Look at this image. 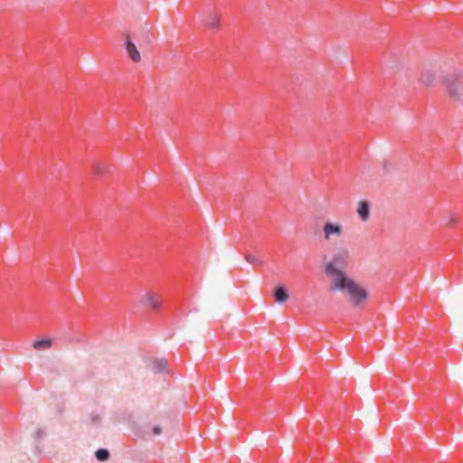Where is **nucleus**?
Returning <instances> with one entry per match:
<instances>
[{
  "label": "nucleus",
  "mask_w": 463,
  "mask_h": 463,
  "mask_svg": "<svg viewBox=\"0 0 463 463\" xmlns=\"http://www.w3.org/2000/svg\"><path fill=\"white\" fill-rule=\"evenodd\" d=\"M370 204H359L357 213L363 221H367L370 216Z\"/></svg>",
  "instance_id": "obj_11"
},
{
  "label": "nucleus",
  "mask_w": 463,
  "mask_h": 463,
  "mask_svg": "<svg viewBox=\"0 0 463 463\" xmlns=\"http://www.w3.org/2000/svg\"><path fill=\"white\" fill-rule=\"evenodd\" d=\"M145 301L149 305L153 310H158L161 307V300L159 297L154 292H148L146 294Z\"/></svg>",
  "instance_id": "obj_7"
},
{
  "label": "nucleus",
  "mask_w": 463,
  "mask_h": 463,
  "mask_svg": "<svg viewBox=\"0 0 463 463\" xmlns=\"http://www.w3.org/2000/svg\"><path fill=\"white\" fill-rule=\"evenodd\" d=\"M435 79L434 74L430 71H426L422 74L421 81L424 85L430 86Z\"/></svg>",
  "instance_id": "obj_14"
},
{
  "label": "nucleus",
  "mask_w": 463,
  "mask_h": 463,
  "mask_svg": "<svg viewBox=\"0 0 463 463\" xmlns=\"http://www.w3.org/2000/svg\"><path fill=\"white\" fill-rule=\"evenodd\" d=\"M43 435V431L42 430H38L37 432H36V437L37 438H42Z\"/></svg>",
  "instance_id": "obj_19"
},
{
  "label": "nucleus",
  "mask_w": 463,
  "mask_h": 463,
  "mask_svg": "<svg viewBox=\"0 0 463 463\" xmlns=\"http://www.w3.org/2000/svg\"><path fill=\"white\" fill-rule=\"evenodd\" d=\"M350 259V251L345 247L338 248L333 255L331 260L325 265V273L327 277L332 278V283L337 281L338 277L341 279L348 277L344 269L346 267Z\"/></svg>",
  "instance_id": "obj_1"
},
{
  "label": "nucleus",
  "mask_w": 463,
  "mask_h": 463,
  "mask_svg": "<svg viewBox=\"0 0 463 463\" xmlns=\"http://www.w3.org/2000/svg\"><path fill=\"white\" fill-rule=\"evenodd\" d=\"M383 168H384L385 170H387V169H388V163H387V162H385V163H384V165H383Z\"/></svg>",
  "instance_id": "obj_20"
},
{
  "label": "nucleus",
  "mask_w": 463,
  "mask_h": 463,
  "mask_svg": "<svg viewBox=\"0 0 463 463\" xmlns=\"http://www.w3.org/2000/svg\"><path fill=\"white\" fill-rule=\"evenodd\" d=\"M152 432L154 435H160L162 433V428L158 425H156L152 428Z\"/></svg>",
  "instance_id": "obj_18"
},
{
  "label": "nucleus",
  "mask_w": 463,
  "mask_h": 463,
  "mask_svg": "<svg viewBox=\"0 0 463 463\" xmlns=\"http://www.w3.org/2000/svg\"><path fill=\"white\" fill-rule=\"evenodd\" d=\"M448 94L454 99H459L463 96V76L461 74H450L444 78Z\"/></svg>",
  "instance_id": "obj_3"
},
{
  "label": "nucleus",
  "mask_w": 463,
  "mask_h": 463,
  "mask_svg": "<svg viewBox=\"0 0 463 463\" xmlns=\"http://www.w3.org/2000/svg\"><path fill=\"white\" fill-rule=\"evenodd\" d=\"M331 290H346L350 296L351 302L354 306L360 305L364 300L367 298V292L364 289L359 288L358 285L349 277H346L343 279L338 277L336 282L331 283Z\"/></svg>",
  "instance_id": "obj_2"
},
{
  "label": "nucleus",
  "mask_w": 463,
  "mask_h": 463,
  "mask_svg": "<svg viewBox=\"0 0 463 463\" xmlns=\"http://www.w3.org/2000/svg\"><path fill=\"white\" fill-rule=\"evenodd\" d=\"M92 171H93V175L96 177H100L106 173V170L100 164H94Z\"/></svg>",
  "instance_id": "obj_15"
},
{
  "label": "nucleus",
  "mask_w": 463,
  "mask_h": 463,
  "mask_svg": "<svg viewBox=\"0 0 463 463\" xmlns=\"http://www.w3.org/2000/svg\"><path fill=\"white\" fill-rule=\"evenodd\" d=\"M323 232L325 234V238L326 240H330L333 236L339 237L342 233V226L338 223H334L331 222H326L324 224Z\"/></svg>",
  "instance_id": "obj_4"
},
{
  "label": "nucleus",
  "mask_w": 463,
  "mask_h": 463,
  "mask_svg": "<svg viewBox=\"0 0 463 463\" xmlns=\"http://www.w3.org/2000/svg\"><path fill=\"white\" fill-rule=\"evenodd\" d=\"M125 49L129 56V58L133 61H139L141 59L140 53L136 46V44L132 42V40L127 36L125 39Z\"/></svg>",
  "instance_id": "obj_5"
},
{
  "label": "nucleus",
  "mask_w": 463,
  "mask_h": 463,
  "mask_svg": "<svg viewBox=\"0 0 463 463\" xmlns=\"http://www.w3.org/2000/svg\"><path fill=\"white\" fill-rule=\"evenodd\" d=\"M273 297L275 298L276 303H284L286 300L288 299V293L287 288L282 285H278L274 288Z\"/></svg>",
  "instance_id": "obj_6"
},
{
  "label": "nucleus",
  "mask_w": 463,
  "mask_h": 463,
  "mask_svg": "<svg viewBox=\"0 0 463 463\" xmlns=\"http://www.w3.org/2000/svg\"><path fill=\"white\" fill-rule=\"evenodd\" d=\"M95 457L99 461H106L109 458V451L107 449H99L95 452Z\"/></svg>",
  "instance_id": "obj_12"
},
{
  "label": "nucleus",
  "mask_w": 463,
  "mask_h": 463,
  "mask_svg": "<svg viewBox=\"0 0 463 463\" xmlns=\"http://www.w3.org/2000/svg\"><path fill=\"white\" fill-rule=\"evenodd\" d=\"M244 259L246 260L247 262L250 264L261 265L263 263L262 260H260L259 258L250 253L245 254Z\"/></svg>",
  "instance_id": "obj_16"
},
{
  "label": "nucleus",
  "mask_w": 463,
  "mask_h": 463,
  "mask_svg": "<svg viewBox=\"0 0 463 463\" xmlns=\"http://www.w3.org/2000/svg\"><path fill=\"white\" fill-rule=\"evenodd\" d=\"M152 369L155 373H167V362L165 359H156L153 362Z\"/></svg>",
  "instance_id": "obj_9"
},
{
  "label": "nucleus",
  "mask_w": 463,
  "mask_h": 463,
  "mask_svg": "<svg viewBox=\"0 0 463 463\" xmlns=\"http://www.w3.org/2000/svg\"><path fill=\"white\" fill-rule=\"evenodd\" d=\"M205 25L209 28H216L219 26V17L216 14H210L207 21L205 22Z\"/></svg>",
  "instance_id": "obj_13"
},
{
  "label": "nucleus",
  "mask_w": 463,
  "mask_h": 463,
  "mask_svg": "<svg viewBox=\"0 0 463 463\" xmlns=\"http://www.w3.org/2000/svg\"><path fill=\"white\" fill-rule=\"evenodd\" d=\"M358 203H369V202H368V201H366V200H360Z\"/></svg>",
  "instance_id": "obj_21"
},
{
  "label": "nucleus",
  "mask_w": 463,
  "mask_h": 463,
  "mask_svg": "<svg viewBox=\"0 0 463 463\" xmlns=\"http://www.w3.org/2000/svg\"><path fill=\"white\" fill-rule=\"evenodd\" d=\"M52 345V339L51 338L38 339L33 343V346L36 350H47L51 348Z\"/></svg>",
  "instance_id": "obj_10"
},
{
  "label": "nucleus",
  "mask_w": 463,
  "mask_h": 463,
  "mask_svg": "<svg viewBox=\"0 0 463 463\" xmlns=\"http://www.w3.org/2000/svg\"><path fill=\"white\" fill-rule=\"evenodd\" d=\"M103 422V417L100 412L93 411L89 416V424L91 428L99 429Z\"/></svg>",
  "instance_id": "obj_8"
},
{
  "label": "nucleus",
  "mask_w": 463,
  "mask_h": 463,
  "mask_svg": "<svg viewBox=\"0 0 463 463\" xmlns=\"http://www.w3.org/2000/svg\"><path fill=\"white\" fill-rule=\"evenodd\" d=\"M142 34H143L144 38L146 39V41L147 43H151V42H152V39H151V37H150V35H149V30H148V28H146V27L143 28V29H142Z\"/></svg>",
  "instance_id": "obj_17"
}]
</instances>
